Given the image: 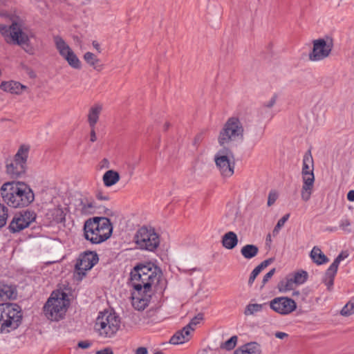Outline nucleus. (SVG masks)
<instances>
[{
	"label": "nucleus",
	"instance_id": "2eb2a0df",
	"mask_svg": "<svg viewBox=\"0 0 354 354\" xmlns=\"http://www.w3.org/2000/svg\"><path fill=\"white\" fill-rule=\"evenodd\" d=\"M36 217L37 215L34 211L28 209L22 211L14 216L8 229L12 233L19 232L34 222Z\"/></svg>",
	"mask_w": 354,
	"mask_h": 354
},
{
	"label": "nucleus",
	"instance_id": "9d476101",
	"mask_svg": "<svg viewBox=\"0 0 354 354\" xmlns=\"http://www.w3.org/2000/svg\"><path fill=\"white\" fill-rule=\"evenodd\" d=\"M99 261L96 252L84 251L80 253L76 259L73 276L77 281H82L86 276V272L91 270Z\"/></svg>",
	"mask_w": 354,
	"mask_h": 354
},
{
	"label": "nucleus",
	"instance_id": "49530a36",
	"mask_svg": "<svg viewBox=\"0 0 354 354\" xmlns=\"http://www.w3.org/2000/svg\"><path fill=\"white\" fill-rule=\"evenodd\" d=\"M278 98V95L277 93H274L271 97L270 100L267 102V108L272 107Z\"/></svg>",
	"mask_w": 354,
	"mask_h": 354
},
{
	"label": "nucleus",
	"instance_id": "c9c22d12",
	"mask_svg": "<svg viewBox=\"0 0 354 354\" xmlns=\"http://www.w3.org/2000/svg\"><path fill=\"white\" fill-rule=\"evenodd\" d=\"M238 337L236 335L232 336L229 339L221 344V348L226 351H231L236 345Z\"/></svg>",
	"mask_w": 354,
	"mask_h": 354
},
{
	"label": "nucleus",
	"instance_id": "7c9ffc66",
	"mask_svg": "<svg viewBox=\"0 0 354 354\" xmlns=\"http://www.w3.org/2000/svg\"><path fill=\"white\" fill-rule=\"evenodd\" d=\"M297 284L293 281V279L289 274L283 281H281L279 284V289L281 291H288L293 290Z\"/></svg>",
	"mask_w": 354,
	"mask_h": 354
},
{
	"label": "nucleus",
	"instance_id": "a19ab883",
	"mask_svg": "<svg viewBox=\"0 0 354 354\" xmlns=\"http://www.w3.org/2000/svg\"><path fill=\"white\" fill-rule=\"evenodd\" d=\"M351 225V223L348 218H343L339 221V228L347 233H350L351 232L350 228Z\"/></svg>",
	"mask_w": 354,
	"mask_h": 354
},
{
	"label": "nucleus",
	"instance_id": "69168bd1",
	"mask_svg": "<svg viewBox=\"0 0 354 354\" xmlns=\"http://www.w3.org/2000/svg\"><path fill=\"white\" fill-rule=\"evenodd\" d=\"M273 260L274 259L272 258L267 259V266L270 265L273 261Z\"/></svg>",
	"mask_w": 354,
	"mask_h": 354
},
{
	"label": "nucleus",
	"instance_id": "58836bf2",
	"mask_svg": "<svg viewBox=\"0 0 354 354\" xmlns=\"http://www.w3.org/2000/svg\"><path fill=\"white\" fill-rule=\"evenodd\" d=\"M8 218V208L0 203V229L3 227Z\"/></svg>",
	"mask_w": 354,
	"mask_h": 354
},
{
	"label": "nucleus",
	"instance_id": "423d86ee",
	"mask_svg": "<svg viewBox=\"0 0 354 354\" xmlns=\"http://www.w3.org/2000/svg\"><path fill=\"white\" fill-rule=\"evenodd\" d=\"M243 133L244 128L241 120L236 117L229 118L219 132L218 142L225 147L231 142L242 141Z\"/></svg>",
	"mask_w": 354,
	"mask_h": 354
},
{
	"label": "nucleus",
	"instance_id": "9b49d317",
	"mask_svg": "<svg viewBox=\"0 0 354 354\" xmlns=\"http://www.w3.org/2000/svg\"><path fill=\"white\" fill-rule=\"evenodd\" d=\"M136 243L142 250L153 252L160 244L159 235L151 227L142 226L135 235Z\"/></svg>",
	"mask_w": 354,
	"mask_h": 354
},
{
	"label": "nucleus",
	"instance_id": "13d9d810",
	"mask_svg": "<svg viewBox=\"0 0 354 354\" xmlns=\"http://www.w3.org/2000/svg\"><path fill=\"white\" fill-rule=\"evenodd\" d=\"M93 46L95 49L98 50V52H100V44L96 41H93Z\"/></svg>",
	"mask_w": 354,
	"mask_h": 354
},
{
	"label": "nucleus",
	"instance_id": "0eeeda50",
	"mask_svg": "<svg viewBox=\"0 0 354 354\" xmlns=\"http://www.w3.org/2000/svg\"><path fill=\"white\" fill-rule=\"evenodd\" d=\"M313 170V158L309 150L304 156L301 169L303 185L301 191V197L305 202L309 201L313 192L315 182Z\"/></svg>",
	"mask_w": 354,
	"mask_h": 354
},
{
	"label": "nucleus",
	"instance_id": "72a5a7b5",
	"mask_svg": "<svg viewBox=\"0 0 354 354\" xmlns=\"http://www.w3.org/2000/svg\"><path fill=\"white\" fill-rule=\"evenodd\" d=\"M290 275L297 285L304 283L308 279V273L304 270H300Z\"/></svg>",
	"mask_w": 354,
	"mask_h": 354
},
{
	"label": "nucleus",
	"instance_id": "412c9836",
	"mask_svg": "<svg viewBox=\"0 0 354 354\" xmlns=\"http://www.w3.org/2000/svg\"><path fill=\"white\" fill-rule=\"evenodd\" d=\"M239 239L236 234L232 231H230L226 232L223 236L221 239L222 245L227 249L232 250L234 249L238 244Z\"/></svg>",
	"mask_w": 354,
	"mask_h": 354
},
{
	"label": "nucleus",
	"instance_id": "6ab92c4d",
	"mask_svg": "<svg viewBox=\"0 0 354 354\" xmlns=\"http://www.w3.org/2000/svg\"><path fill=\"white\" fill-rule=\"evenodd\" d=\"M17 297V287L12 284L0 282V299L15 300Z\"/></svg>",
	"mask_w": 354,
	"mask_h": 354
},
{
	"label": "nucleus",
	"instance_id": "aec40b11",
	"mask_svg": "<svg viewBox=\"0 0 354 354\" xmlns=\"http://www.w3.org/2000/svg\"><path fill=\"white\" fill-rule=\"evenodd\" d=\"M26 87L19 82L10 81L2 82L0 84V88L6 92H10L12 94H20Z\"/></svg>",
	"mask_w": 354,
	"mask_h": 354
},
{
	"label": "nucleus",
	"instance_id": "ddd939ff",
	"mask_svg": "<svg viewBox=\"0 0 354 354\" xmlns=\"http://www.w3.org/2000/svg\"><path fill=\"white\" fill-rule=\"evenodd\" d=\"M333 48V41L329 37L314 39L312 50L308 54V59L311 62L322 61L330 55Z\"/></svg>",
	"mask_w": 354,
	"mask_h": 354
},
{
	"label": "nucleus",
	"instance_id": "f8f14e48",
	"mask_svg": "<svg viewBox=\"0 0 354 354\" xmlns=\"http://www.w3.org/2000/svg\"><path fill=\"white\" fill-rule=\"evenodd\" d=\"M0 33L5 37L7 43L22 46L28 45L30 41L28 35L22 30L21 25L17 22H12L9 27L0 24Z\"/></svg>",
	"mask_w": 354,
	"mask_h": 354
},
{
	"label": "nucleus",
	"instance_id": "2f4dec72",
	"mask_svg": "<svg viewBox=\"0 0 354 354\" xmlns=\"http://www.w3.org/2000/svg\"><path fill=\"white\" fill-rule=\"evenodd\" d=\"M84 59L88 64L93 66L95 69L100 70L99 68L98 63L100 62L99 59L97 58L93 53L87 52L84 55Z\"/></svg>",
	"mask_w": 354,
	"mask_h": 354
},
{
	"label": "nucleus",
	"instance_id": "680f3d73",
	"mask_svg": "<svg viewBox=\"0 0 354 354\" xmlns=\"http://www.w3.org/2000/svg\"><path fill=\"white\" fill-rule=\"evenodd\" d=\"M92 203H93V210H94V213H95L96 212V209L99 207L97 205H96V203L94 201V200L92 198Z\"/></svg>",
	"mask_w": 354,
	"mask_h": 354
},
{
	"label": "nucleus",
	"instance_id": "1a4fd4ad",
	"mask_svg": "<svg viewBox=\"0 0 354 354\" xmlns=\"http://www.w3.org/2000/svg\"><path fill=\"white\" fill-rule=\"evenodd\" d=\"M29 147L22 145L15 155L13 160H7L6 162V172L12 178L22 177L27 169V160Z\"/></svg>",
	"mask_w": 354,
	"mask_h": 354
},
{
	"label": "nucleus",
	"instance_id": "e433bc0d",
	"mask_svg": "<svg viewBox=\"0 0 354 354\" xmlns=\"http://www.w3.org/2000/svg\"><path fill=\"white\" fill-rule=\"evenodd\" d=\"M68 65L75 69H80L81 68V62L73 52L71 55H70L68 59L66 60Z\"/></svg>",
	"mask_w": 354,
	"mask_h": 354
},
{
	"label": "nucleus",
	"instance_id": "ea45409f",
	"mask_svg": "<svg viewBox=\"0 0 354 354\" xmlns=\"http://www.w3.org/2000/svg\"><path fill=\"white\" fill-rule=\"evenodd\" d=\"M348 257V254L344 252L340 253L336 259L334 260L333 263L330 266V270H334L338 269V266L341 261L344 260L345 258Z\"/></svg>",
	"mask_w": 354,
	"mask_h": 354
},
{
	"label": "nucleus",
	"instance_id": "6e6d98bb",
	"mask_svg": "<svg viewBox=\"0 0 354 354\" xmlns=\"http://www.w3.org/2000/svg\"><path fill=\"white\" fill-rule=\"evenodd\" d=\"M201 140H202V135L198 134L194 138V145H198L201 141Z\"/></svg>",
	"mask_w": 354,
	"mask_h": 354
},
{
	"label": "nucleus",
	"instance_id": "338daca9",
	"mask_svg": "<svg viewBox=\"0 0 354 354\" xmlns=\"http://www.w3.org/2000/svg\"><path fill=\"white\" fill-rule=\"evenodd\" d=\"M274 115H275V113H274V112H273V111H272V112L270 113V119H271V118H272L274 116Z\"/></svg>",
	"mask_w": 354,
	"mask_h": 354
},
{
	"label": "nucleus",
	"instance_id": "79ce46f5",
	"mask_svg": "<svg viewBox=\"0 0 354 354\" xmlns=\"http://www.w3.org/2000/svg\"><path fill=\"white\" fill-rule=\"evenodd\" d=\"M279 194L275 190H271L269 193L268 199L267 201V205L270 206L274 203V202L278 198Z\"/></svg>",
	"mask_w": 354,
	"mask_h": 354
},
{
	"label": "nucleus",
	"instance_id": "09e8293b",
	"mask_svg": "<svg viewBox=\"0 0 354 354\" xmlns=\"http://www.w3.org/2000/svg\"><path fill=\"white\" fill-rule=\"evenodd\" d=\"M95 354H113V351L111 348L106 347L100 351H97Z\"/></svg>",
	"mask_w": 354,
	"mask_h": 354
},
{
	"label": "nucleus",
	"instance_id": "a211bd4d",
	"mask_svg": "<svg viewBox=\"0 0 354 354\" xmlns=\"http://www.w3.org/2000/svg\"><path fill=\"white\" fill-rule=\"evenodd\" d=\"M53 41L56 49L58 50L59 55L65 60L68 59V57L73 53V50L70 48L63 38L59 35L54 36Z\"/></svg>",
	"mask_w": 354,
	"mask_h": 354
},
{
	"label": "nucleus",
	"instance_id": "c85d7f7f",
	"mask_svg": "<svg viewBox=\"0 0 354 354\" xmlns=\"http://www.w3.org/2000/svg\"><path fill=\"white\" fill-rule=\"evenodd\" d=\"M264 307V304H249L246 306L244 314L246 316L248 315H255L257 313L263 311Z\"/></svg>",
	"mask_w": 354,
	"mask_h": 354
},
{
	"label": "nucleus",
	"instance_id": "8fccbe9b",
	"mask_svg": "<svg viewBox=\"0 0 354 354\" xmlns=\"http://www.w3.org/2000/svg\"><path fill=\"white\" fill-rule=\"evenodd\" d=\"M268 50V54L272 57L275 55L274 50V43L270 42L268 45H267V50ZM268 54V52H267Z\"/></svg>",
	"mask_w": 354,
	"mask_h": 354
},
{
	"label": "nucleus",
	"instance_id": "a878e982",
	"mask_svg": "<svg viewBox=\"0 0 354 354\" xmlns=\"http://www.w3.org/2000/svg\"><path fill=\"white\" fill-rule=\"evenodd\" d=\"M259 253V248L256 245L247 244L241 249V255L246 259H251Z\"/></svg>",
	"mask_w": 354,
	"mask_h": 354
},
{
	"label": "nucleus",
	"instance_id": "4468645a",
	"mask_svg": "<svg viewBox=\"0 0 354 354\" xmlns=\"http://www.w3.org/2000/svg\"><path fill=\"white\" fill-rule=\"evenodd\" d=\"M230 158H234V155L227 147L218 150L214 156L216 165L224 177H230L234 174L235 164L234 161H230Z\"/></svg>",
	"mask_w": 354,
	"mask_h": 354
},
{
	"label": "nucleus",
	"instance_id": "dca6fc26",
	"mask_svg": "<svg viewBox=\"0 0 354 354\" xmlns=\"http://www.w3.org/2000/svg\"><path fill=\"white\" fill-rule=\"evenodd\" d=\"M270 306L274 311L281 315H288L297 308L296 302L293 299L285 297L274 299Z\"/></svg>",
	"mask_w": 354,
	"mask_h": 354
},
{
	"label": "nucleus",
	"instance_id": "603ef678",
	"mask_svg": "<svg viewBox=\"0 0 354 354\" xmlns=\"http://www.w3.org/2000/svg\"><path fill=\"white\" fill-rule=\"evenodd\" d=\"M148 353V350L146 347H138L136 350V353L135 354H147Z\"/></svg>",
	"mask_w": 354,
	"mask_h": 354
},
{
	"label": "nucleus",
	"instance_id": "393cba45",
	"mask_svg": "<svg viewBox=\"0 0 354 354\" xmlns=\"http://www.w3.org/2000/svg\"><path fill=\"white\" fill-rule=\"evenodd\" d=\"M234 354H259V345L255 342L245 344L235 350Z\"/></svg>",
	"mask_w": 354,
	"mask_h": 354
},
{
	"label": "nucleus",
	"instance_id": "774afa93",
	"mask_svg": "<svg viewBox=\"0 0 354 354\" xmlns=\"http://www.w3.org/2000/svg\"><path fill=\"white\" fill-rule=\"evenodd\" d=\"M154 354H164L162 351H157Z\"/></svg>",
	"mask_w": 354,
	"mask_h": 354
},
{
	"label": "nucleus",
	"instance_id": "864d4df0",
	"mask_svg": "<svg viewBox=\"0 0 354 354\" xmlns=\"http://www.w3.org/2000/svg\"><path fill=\"white\" fill-rule=\"evenodd\" d=\"M274 335L277 338L279 339H284L288 336V335L283 332H277L274 333Z\"/></svg>",
	"mask_w": 354,
	"mask_h": 354
},
{
	"label": "nucleus",
	"instance_id": "0e129e2a",
	"mask_svg": "<svg viewBox=\"0 0 354 354\" xmlns=\"http://www.w3.org/2000/svg\"><path fill=\"white\" fill-rule=\"evenodd\" d=\"M265 284H266V275L263 277L262 285L261 286V288H262Z\"/></svg>",
	"mask_w": 354,
	"mask_h": 354
},
{
	"label": "nucleus",
	"instance_id": "20e7f679",
	"mask_svg": "<svg viewBox=\"0 0 354 354\" xmlns=\"http://www.w3.org/2000/svg\"><path fill=\"white\" fill-rule=\"evenodd\" d=\"M120 318L113 310L100 312L95 324V330L100 337L111 338L115 335L120 328Z\"/></svg>",
	"mask_w": 354,
	"mask_h": 354
},
{
	"label": "nucleus",
	"instance_id": "b1692460",
	"mask_svg": "<svg viewBox=\"0 0 354 354\" xmlns=\"http://www.w3.org/2000/svg\"><path fill=\"white\" fill-rule=\"evenodd\" d=\"M225 218L227 219V223L228 225H236L237 223L241 222V216L239 214V209L234 205L229 207Z\"/></svg>",
	"mask_w": 354,
	"mask_h": 354
},
{
	"label": "nucleus",
	"instance_id": "f704fd0d",
	"mask_svg": "<svg viewBox=\"0 0 354 354\" xmlns=\"http://www.w3.org/2000/svg\"><path fill=\"white\" fill-rule=\"evenodd\" d=\"M354 314V297L342 308L340 315L344 317H348Z\"/></svg>",
	"mask_w": 354,
	"mask_h": 354
},
{
	"label": "nucleus",
	"instance_id": "4d7b16f0",
	"mask_svg": "<svg viewBox=\"0 0 354 354\" xmlns=\"http://www.w3.org/2000/svg\"><path fill=\"white\" fill-rule=\"evenodd\" d=\"M275 272V268L271 269L269 272H267V280L272 277V276Z\"/></svg>",
	"mask_w": 354,
	"mask_h": 354
},
{
	"label": "nucleus",
	"instance_id": "4c0bfd02",
	"mask_svg": "<svg viewBox=\"0 0 354 354\" xmlns=\"http://www.w3.org/2000/svg\"><path fill=\"white\" fill-rule=\"evenodd\" d=\"M53 219L57 223H62L65 222L66 214L61 208L55 209L53 213Z\"/></svg>",
	"mask_w": 354,
	"mask_h": 354
},
{
	"label": "nucleus",
	"instance_id": "cd10ccee",
	"mask_svg": "<svg viewBox=\"0 0 354 354\" xmlns=\"http://www.w3.org/2000/svg\"><path fill=\"white\" fill-rule=\"evenodd\" d=\"M79 205L81 207L80 212L82 214L88 215L94 214L93 210L92 198H84L79 200Z\"/></svg>",
	"mask_w": 354,
	"mask_h": 354
},
{
	"label": "nucleus",
	"instance_id": "f3484780",
	"mask_svg": "<svg viewBox=\"0 0 354 354\" xmlns=\"http://www.w3.org/2000/svg\"><path fill=\"white\" fill-rule=\"evenodd\" d=\"M194 328H190V325H186L181 330L176 331L170 338L169 343L171 344H182L188 342L190 339L191 331Z\"/></svg>",
	"mask_w": 354,
	"mask_h": 354
},
{
	"label": "nucleus",
	"instance_id": "c756f323",
	"mask_svg": "<svg viewBox=\"0 0 354 354\" xmlns=\"http://www.w3.org/2000/svg\"><path fill=\"white\" fill-rule=\"evenodd\" d=\"M337 272V270H331L330 267H329L326 272L325 277L324 279V283L327 286V289L328 290H330L332 289L334 283V278Z\"/></svg>",
	"mask_w": 354,
	"mask_h": 354
},
{
	"label": "nucleus",
	"instance_id": "bf43d9fd",
	"mask_svg": "<svg viewBox=\"0 0 354 354\" xmlns=\"http://www.w3.org/2000/svg\"><path fill=\"white\" fill-rule=\"evenodd\" d=\"M280 229H281V227H277V225H276V226L274 227V228L272 231L273 236H276L277 234H278Z\"/></svg>",
	"mask_w": 354,
	"mask_h": 354
},
{
	"label": "nucleus",
	"instance_id": "052dcab7",
	"mask_svg": "<svg viewBox=\"0 0 354 354\" xmlns=\"http://www.w3.org/2000/svg\"><path fill=\"white\" fill-rule=\"evenodd\" d=\"M292 295L296 297H300L301 300L305 299V297L303 295L300 296V293L298 291L293 292Z\"/></svg>",
	"mask_w": 354,
	"mask_h": 354
},
{
	"label": "nucleus",
	"instance_id": "a18cd8bd",
	"mask_svg": "<svg viewBox=\"0 0 354 354\" xmlns=\"http://www.w3.org/2000/svg\"><path fill=\"white\" fill-rule=\"evenodd\" d=\"M289 216H290V214H286L282 218H281L278 221V222L277 223V227H281V228L284 225L285 223L289 218Z\"/></svg>",
	"mask_w": 354,
	"mask_h": 354
},
{
	"label": "nucleus",
	"instance_id": "f03ea898",
	"mask_svg": "<svg viewBox=\"0 0 354 354\" xmlns=\"http://www.w3.org/2000/svg\"><path fill=\"white\" fill-rule=\"evenodd\" d=\"M3 201L14 208L24 207L30 204L35 195L30 187L22 182H7L0 189Z\"/></svg>",
	"mask_w": 354,
	"mask_h": 354
},
{
	"label": "nucleus",
	"instance_id": "e2e57ef3",
	"mask_svg": "<svg viewBox=\"0 0 354 354\" xmlns=\"http://www.w3.org/2000/svg\"><path fill=\"white\" fill-rule=\"evenodd\" d=\"M170 126V124L169 122H166L164 125V130L167 131Z\"/></svg>",
	"mask_w": 354,
	"mask_h": 354
},
{
	"label": "nucleus",
	"instance_id": "5fc2aeb1",
	"mask_svg": "<svg viewBox=\"0 0 354 354\" xmlns=\"http://www.w3.org/2000/svg\"><path fill=\"white\" fill-rule=\"evenodd\" d=\"M347 199L349 201H354V190H351L347 194Z\"/></svg>",
	"mask_w": 354,
	"mask_h": 354
},
{
	"label": "nucleus",
	"instance_id": "473e14b6",
	"mask_svg": "<svg viewBox=\"0 0 354 354\" xmlns=\"http://www.w3.org/2000/svg\"><path fill=\"white\" fill-rule=\"evenodd\" d=\"M266 268V260L263 261L258 266H257L251 272L248 280V286H252L258 274Z\"/></svg>",
	"mask_w": 354,
	"mask_h": 354
},
{
	"label": "nucleus",
	"instance_id": "39448f33",
	"mask_svg": "<svg viewBox=\"0 0 354 354\" xmlns=\"http://www.w3.org/2000/svg\"><path fill=\"white\" fill-rule=\"evenodd\" d=\"M21 320L20 306L13 303L0 304V333L16 329L21 324Z\"/></svg>",
	"mask_w": 354,
	"mask_h": 354
},
{
	"label": "nucleus",
	"instance_id": "7ed1b4c3",
	"mask_svg": "<svg viewBox=\"0 0 354 354\" xmlns=\"http://www.w3.org/2000/svg\"><path fill=\"white\" fill-rule=\"evenodd\" d=\"M83 230L86 240L92 244H100L111 236L113 225L109 218L95 216L84 222Z\"/></svg>",
	"mask_w": 354,
	"mask_h": 354
},
{
	"label": "nucleus",
	"instance_id": "3c124183",
	"mask_svg": "<svg viewBox=\"0 0 354 354\" xmlns=\"http://www.w3.org/2000/svg\"><path fill=\"white\" fill-rule=\"evenodd\" d=\"M95 129V128L91 127L90 140L93 142L97 140Z\"/></svg>",
	"mask_w": 354,
	"mask_h": 354
},
{
	"label": "nucleus",
	"instance_id": "f257e3e1",
	"mask_svg": "<svg viewBox=\"0 0 354 354\" xmlns=\"http://www.w3.org/2000/svg\"><path fill=\"white\" fill-rule=\"evenodd\" d=\"M162 272L151 262L138 263L130 272V285L133 306L138 310H145L150 303L152 286L157 287L160 283Z\"/></svg>",
	"mask_w": 354,
	"mask_h": 354
},
{
	"label": "nucleus",
	"instance_id": "c03bdc74",
	"mask_svg": "<svg viewBox=\"0 0 354 354\" xmlns=\"http://www.w3.org/2000/svg\"><path fill=\"white\" fill-rule=\"evenodd\" d=\"M95 197L97 200H100V201H109V195L104 194L103 192L100 189L96 190Z\"/></svg>",
	"mask_w": 354,
	"mask_h": 354
},
{
	"label": "nucleus",
	"instance_id": "bb28decb",
	"mask_svg": "<svg viewBox=\"0 0 354 354\" xmlns=\"http://www.w3.org/2000/svg\"><path fill=\"white\" fill-rule=\"evenodd\" d=\"M310 257L317 265H322L328 261L327 257L318 247H314L310 252Z\"/></svg>",
	"mask_w": 354,
	"mask_h": 354
},
{
	"label": "nucleus",
	"instance_id": "4be33fe9",
	"mask_svg": "<svg viewBox=\"0 0 354 354\" xmlns=\"http://www.w3.org/2000/svg\"><path fill=\"white\" fill-rule=\"evenodd\" d=\"M102 110V106L99 104H96L91 107L88 114V122L90 127L95 128Z\"/></svg>",
	"mask_w": 354,
	"mask_h": 354
},
{
	"label": "nucleus",
	"instance_id": "de8ad7c7",
	"mask_svg": "<svg viewBox=\"0 0 354 354\" xmlns=\"http://www.w3.org/2000/svg\"><path fill=\"white\" fill-rule=\"evenodd\" d=\"M77 346L82 349H86L91 346V343L88 341H80L78 342Z\"/></svg>",
	"mask_w": 354,
	"mask_h": 354
},
{
	"label": "nucleus",
	"instance_id": "6e6552de",
	"mask_svg": "<svg viewBox=\"0 0 354 354\" xmlns=\"http://www.w3.org/2000/svg\"><path fill=\"white\" fill-rule=\"evenodd\" d=\"M67 294L63 291H53L44 306L43 310L46 317L58 321L65 312V301Z\"/></svg>",
	"mask_w": 354,
	"mask_h": 354
},
{
	"label": "nucleus",
	"instance_id": "5701e85b",
	"mask_svg": "<svg viewBox=\"0 0 354 354\" xmlns=\"http://www.w3.org/2000/svg\"><path fill=\"white\" fill-rule=\"evenodd\" d=\"M120 178L119 173L112 169L106 171L102 177L104 185L106 187L114 185L120 180Z\"/></svg>",
	"mask_w": 354,
	"mask_h": 354
},
{
	"label": "nucleus",
	"instance_id": "37998d69",
	"mask_svg": "<svg viewBox=\"0 0 354 354\" xmlns=\"http://www.w3.org/2000/svg\"><path fill=\"white\" fill-rule=\"evenodd\" d=\"M203 314L198 313L196 316H195L193 319H191L190 322L187 325H190V328H192V326H196L199 324L200 321L203 320Z\"/></svg>",
	"mask_w": 354,
	"mask_h": 354
}]
</instances>
